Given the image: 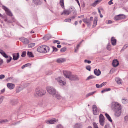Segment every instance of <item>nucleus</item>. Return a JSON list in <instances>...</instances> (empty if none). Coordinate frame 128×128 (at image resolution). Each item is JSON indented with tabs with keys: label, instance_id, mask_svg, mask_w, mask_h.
<instances>
[{
	"label": "nucleus",
	"instance_id": "obj_18",
	"mask_svg": "<svg viewBox=\"0 0 128 128\" xmlns=\"http://www.w3.org/2000/svg\"><path fill=\"white\" fill-rule=\"evenodd\" d=\"M94 73L96 75L99 76L101 74V72L99 69L97 70V69H95L94 70Z\"/></svg>",
	"mask_w": 128,
	"mask_h": 128
},
{
	"label": "nucleus",
	"instance_id": "obj_10",
	"mask_svg": "<svg viewBox=\"0 0 128 128\" xmlns=\"http://www.w3.org/2000/svg\"><path fill=\"white\" fill-rule=\"evenodd\" d=\"M92 109L93 113L94 115H96L99 114V111L96 105H94L92 106Z\"/></svg>",
	"mask_w": 128,
	"mask_h": 128
},
{
	"label": "nucleus",
	"instance_id": "obj_3",
	"mask_svg": "<svg viewBox=\"0 0 128 128\" xmlns=\"http://www.w3.org/2000/svg\"><path fill=\"white\" fill-rule=\"evenodd\" d=\"M111 107L113 111L122 109V106L120 104L115 102H113L112 103Z\"/></svg>",
	"mask_w": 128,
	"mask_h": 128
},
{
	"label": "nucleus",
	"instance_id": "obj_25",
	"mask_svg": "<svg viewBox=\"0 0 128 128\" xmlns=\"http://www.w3.org/2000/svg\"><path fill=\"white\" fill-rule=\"evenodd\" d=\"M102 0H97L95 1L92 4L93 6H95L97 4L100 2Z\"/></svg>",
	"mask_w": 128,
	"mask_h": 128
},
{
	"label": "nucleus",
	"instance_id": "obj_54",
	"mask_svg": "<svg viewBox=\"0 0 128 128\" xmlns=\"http://www.w3.org/2000/svg\"><path fill=\"white\" fill-rule=\"evenodd\" d=\"M4 98V97L3 96H1L0 97V104L2 102Z\"/></svg>",
	"mask_w": 128,
	"mask_h": 128
},
{
	"label": "nucleus",
	"instance_id": "obj_47",
	"mask_svg": "<svg viewBox=\"0 0 128 128\" xmlns=\"http://www.w3.org/2000/svg\"><path fill=\"white\" fill-rule=\"evenodd\" d=\"M56 128H64L60 124L58 125L56 127Z\"/></svg>",
	"mask_w": 128,
	"mask_h": 128
},
{
	"label": "nucleus",
	"instance_id": "obj_15",
	"mask_svg": "<svg viewBox=\"0 0 128 128\" xmlns=\"http://www.w3.org/2000/svg\"><path fill=\"white\" fill-rule=\"evenodd\" d=\"M7 87L10 90H12L15 87V85L14 84L8 83L7 85Z\"/></svg>",
	"mask_w": 128,
	"mask_h": 128
},
{
	"label": "nucleus",
	"instance_id": "obj_13",
	"mask_svg": "<svg viewBox=\"0 0 128 128\" xmlns=\"http://www.w3.org/2000/svg\"><path fill=\"white\" fill-rule=\"evenodd\" d=\"M57 120L54 119L52 120H47L46 122V123L48 124H52L55 123L56 122H58Z\"/></svg>",
	"mask_w": 128,
	"mask_h": 128
},
{
	"label": "nucleus",
	"instance_id": "obj_44",
	"mask_svg": "<svg viewBox=\"0 0 128 128\" xmlns=\"http://www.w3.org/2000/svg\"><path fill=\"white\" fill-rule=\"evenodd\" d=\"M8 122L7 120H2L0 121V124L6 122Z\"/></svg>",
	"mask_w": 128,
	"mask_h": 128
},
{
	"label": "nucleus",
	"instance_id": "obj_60",
	"mask_svg": "<svg viewBox=\"0 0 128 128\" xmlns=\"http://www.w3.org/2000/svg\"><path fill=\"white\" fill-rule=\"evenodd\" d=\"M112 0H110L108 2V4L109 5H111L113 4V3L112 2Z\"/></svg>",
	"mask_w": 128,
	"mask_h": 128
},
{
	"label": "nucleus",
	"instance_id": "obj_31",
	"mask_svg": "<svg viewBox=\"0 0 128 128\" xmlns=\"http://www.w3.org/2000/svg\"><path fill=\"white\" fill-rule=\"evenodd\" d=\"M105 115L109 121L110 122H112V120L108 114L106 113Z\"/></svg>",
	"mask_w": 128,
	"mask_h": 128
},
{
	"label": "nucleus",
	"instance_id": "obj_32",
	"mask_svg": "<svg viewBox=\"0 0 128 128\" xmlns=\"http://www.w3.org/2000/svg\"><path fill=\"white\" fill-rule=\"evenodd\" d=\"M96 78V76H93L92 75H90L89 76H88V77H87V78L86 79V80H89L92 79V78Z\"/></svg>",
	"mask_w": 128,
	"mask_h": 128
},
{
	"label": "nucleus",
	"instance_id": "obj_22",
	"mask_svg": "<svg viewBox=\"0 0 128 128\" xmlns=\"http://www.w3.org/2000/svg\"><path fill=\"white\" fill-rule=\"evenodd\" d=\"M115 80L118 84H120L122 82V80L119 78H116Z\"/></svg>",
	"mask_w": 128,
	"mask_h": 128
},
{
	"label": "nucleus",
	"instance_id": "obj_1",
	"mask_svg": "<svg viewBox=\"0 0 128 128\" xmlns=\"http://www.w3.org/2000/svg\"><path fill=\"white\" fill-rule=\"evenodd\" d=\"M63 74L66 78H68L71 80H76L79 79L77 76L72 74L69 71H64V72Z\"/></svg>",
	"mask_w": 128,
	"mask_h": 128
},
{
	"label": "nucleus",
	"instance_id": "obj_20",
	"mask_svg": "<svg viewBox=\"0 0 128 128\" xmlns=\"http://www.w3.org/2000/svg\"><path fill=\"white\" fill-rule=\"evenodd\" d=\"M0 53L4 58H7L8 56L5 53V52L2 50H0Z\"/></svg>",
	"mask_w": 128,
	"mask_h": 128
},
{
	"label": "nucleus",
	"instance_id": "obj_34",
	"mask_svg": "<svg viewBox=\"0 0 128 128\" xmlns=\"http://www.w3.org/2000/svg\"><path fill=\"white\" fill-rule=\"evenodd\" d=\"M6 59V62L7 63L10 62L12 60V57L10 56H8V57Z\"/></svg>",
	"mask_w": 128,
	"mask_h": 128
},
{
	"label": "nucleus",
	"instance_id": "obj_29",
	"mask_svg": "<svg viewBox=\"0 0 128 128\" xmlns=\"http://www.w3.org/2000/svg\"><path fill=\"white\" fill-rule=\"evenodd\" d=\"M17 100H11L10 101V103L12 105H14L17 103Z\"/></svg>",
	"mask_w": 128,
	"mask_h": 128
},
{
	"label": "nucleus",
	"instance_id": "obj_48",
	"mask_svg": "<svg viewBox=\"0 0 128 128\" xmlns=\"http://www.w3.org/2000/svg\"><path fill=\"white\" fill-rule=\"evenodd\" d=\"M53 43H57L58 44H60V41L57 40H55L54 41Z\"/></svg>",
	"mask_w": 128,
	"mask_h": 128
},
{
	"label": "nucleus",
	"instance_id": "obj_37",
	"mask_svg": "<svg viewBox=\"0 0 128 128\" xmlns=\"http://www.w3.org/2000/svg\"><path fill=\"white\" fill-rule=\"evenodd\" d=\"M104 120H99V122L100 125L102 126H103L104 125Z\"/></svg>",
	"mask_w": 128,
	"mask_h": 128
},
{
	"label": "nucleus",
	"instance_id": "obj_4",
	"mask_svg": "<svg viewBox=\"0 0 128 128\" xmlns=\"http://www.w3.org/2000/svg\"><path fill=\"white\" fill-rule=\"evenodd\" d=\"M36 94L39 96H41L44 95L46 93L45 90H44L39 88H36L35 90Z\"/></svg>",
	"mask_w": 128,
	"mask_h": 128
},
{
	"label": "nucleus",
	"instance_id": "obj_50",
	"mask_svg": "<svg viewBox=\"0 0 128 128\" xmlns=\"http://www.w3.org/2000/svg\"><path fill=\"white\" fill-rule=\"evenodd\" d=\"M124 121L126 122L128 121V116H126L124 118Z\"/></svg>",
	"mask_w": 128,
	"mask_h": 128
},
{
	"label": "nucleus",
	"instance_id": "obj_14",
	"mask_svg": "<svg viewBox=\"0 0 128 128\" xmlns=\"http://www.w3.org/2000/svg\"><path fill=\"white\" fill-rule=\"evenodd\" d=\"M88 26H90L91 24V22L89 21L87 17L85 18L82 20Z\"/></svg>",
	"mask_w": 128,
	"mask_h": 128
},
{
	"label": "nucleus",
	"instance_id": "obj_40",
	"mask_svg": "<svg viewBox=\"0 0 128 128\" xmlns=\"http://www.w3.org/2000/svg\"><path fill=\"white\" fill-rule=\"evenodd\" d=\"M34 4L36 5H38L39 4L40 0H32Z\"/></svg>",
	"mask_w": 128,
	"mask_h": 128
},
{
	"label": "nucleus",
	"instance_id": "obj_5",
	"mask_svg": "<svg viewBox=\"0 0 128 128\" xmlns=\"http://www.w3.org/2000/svg\"><path fill=\"white\" fill-rule=\"evenodd\" d=\"M46 90L48 92L49 94L52 95V96H54L56 92V90L54 88L50 86L47 87Z\"/></svg>",
	"mask_w": 128,
	"mask_h": 128
},
{
	"label": "nucleus",
	"instance_id": "obj_27",
	"mask_svg": "<svg viewBox=\"0 0 128 128\" xmlns=\"http://www.w3.org/2000/svg\"><path fill=\"white\" fill-rule=\"evenodd\" d=\"M51 37L50 35V34L46 35L44 37V39L46 40H48Z\"/></svg>",
	"mask_w": 128,
	"mask_h": 128
},
{
	"label": "nucleus",
	"instance_id": "obj_63",
	"mask_svg": "<svg viewBox=\"0 0 128 128\" xmlns=\"http://www.w3.org/2000/svg\"><path fill=\"white\" fill-rule=\"evenodd\" d=\"M127 48L126 47V46H124V47H123L122 49L121 50H124L126 48Z\"/></svg>",
	"mask_w": 128,
	"mask_h": 128
},
{
	"label": "nucleus",
	"instance_id": "obj_43",
	"mask_svg": "<svg viewBox=\"0 0 128 128\" xmlns=\"http://www.w3.org/2000/svg\"><path fill=\"white\" fill-rule=\"evenodd\" d=\"M26 51H24L22 52L21 56L22 57H24L26 56Z\"/></svg>",
	"mask_w": 128,
	"mask_h": 128
},
{
	"label": "nucleus",
	"instance_id": "obj_56",
	"mask_svg": "<svg viewBox=\"0 0 128 128\" xmlns=\"http://www.w3.org/2000/svg\"><path fill=\"white\" fill-rule=\"evenodd\" d=\"M4 75L2 74L0 75V79H2L4 78Z\"/></svg>",
	"mask_w": 128,
	"mask_h": 128
},
{
	"label": "nucleus",
	"instance_id": "obj_12",
	"mask_svg": "<svg viewBox=\"0 0 128 128\" xmlns=\"http://www.w3.org/2000/svg\"><path fill=\"white\" fill-rule=\"evenodd\" d=\"M12 56V59L14 60H16L19 58V53L17 52L13 54Z\"/></svg>",
	"mask_w": 128,
	"mask_h": 128
},
{
	"label": "nucleus",
	"instance_id": "obj_8",
	"mask_svg": "<svg viewBox=\"0 0 128 128\" xmlns=\"http://www.w3.org/2000/svg\"><path fill=\"white\" fill-rule=\"evenodd\" d=\"M2 8L5 10L6 13V14L11 16H12L13 15L11 12L10 10L8 9L4 6H2Z\"/></svg>",
	"mask_w": 128,
	"mask_h": 128
},
{
	"label": "nucleus",
	"instance_id": "obj_16",
	"mask_svg": "<svg viewBox=\"0 0 128 128\" xmlns=\"http://www.w3.org/2000/svg\"><path fill=\"white\" fill-rule=\"evenodd\" d=\"M111 42L113 46H115L116 45V40L115 38L112 37L111 40Z\"/></svg>",
	"mask_w": 128,
	"mask_h": 128
},
{
	"label": "nucleus",
	"instance_id": "obj_19",
	"mask_svg": "<svg viewBox=\"0 0 128 128\" xmlns=\"http://www.w3.org/2000/svg\"><path fill=\"white\" fill-rule=\"evenodd\" d=\"M71 11L69 10H64L61 13V15H62L64 14L65 15H68L71 12Z\"/></svg>",
	"mask_w": 128,
	"mask_h": 128
},
{
	"label": "nucleus",
	"instance_id": "obj_21",
	"mask_svg": "<svg viewBox=\"0 0 128 128\" xmlns=\"http://www.w3.org/2000/svg\"><path fill=\"white\" fill-rule=\"evenodd\" d=\"M98 20L97 17H95L94 19V23L92 26L93 27H94L96 26L97 24V22Z\"/></svg>",
	"mask_w": 128,
	"mask_h": 128
},
{
	"label": "nucleus",
	"instance_id": "obj_26",
	"mask_svg": "<svg viewBox=\"0 0 128 128\" xmlns=\"http://www.w3.org/2000/svg\"><path fill=\"white\" fill-rule=\"evenodd\" d=\"M84 41L83 40H82L76 46V48L75 49V51L74 52H76L78 50V48L80 46L82 43V42Z\"/></svg>",
	"mask_w": 128,
	"mask_h": 128
},
{
	"label": "nucleus",
	"instance_id": "obj_39",
	"mask_svg": "<svg viewBox=\"0 0 128 128\" xmlns=\"http://www.w3.org/2000/svg\"><path fill=\"white\" fill-rule=\"evenodd\" d=\"M106 48L107 50H110L111 49V46L110 43H108L106 46Z\"/></svg>",
	"mask_w": 128,
	"mask_h": 128
},
{
	"label": "nucleus",
	"instance_id": "obj_62",
	"mask_svg": "<svg viewBox=\"0 0 128 128\" xmlns=\"http://www.w3.org/2000/svg\"><path fill=\"white\" fill-rule=\"evenodd\" d=\"M5 91V88H4L2 90L0 91V93L2 94L4 93Z\"/></svg>",
	"mask_w": 128,
	"mask_h": 128
},
{
	"label": "nucleus",
	"instance_id": "obj_24",
	"mask_svg": "<svg viewBox=\"0 0 128 128\" xmlns=\"http://www.w3.org/2000/svg\"><path fill=\"white\" fill-rule=\"evenodd\" d=\"M122 103L124 104H126L128 103V100L125 98L122 99Z\"/></svg>",
	"mask_w": 128,
	"mask_h": 128
},
{
	"label": "nucleus",
	"instance_id": "obj_28",
	"mask_svg": "<svg viewBox=\"0 0 128 128\" xmlns=\"http://www.w3.org/2000/svg\"><path fill=\"white\" fill-rule=\"evenodd\" d=\"M65 61V59L64 58H60L57 60V62L59 63H62Z\"/></svg>",
	"mask_w": 128,
	"mask_h": 128
},
{
	"label": "nucleus",
	"instance_id": "obj_58",
	"mask_svg": "<svg viewBox=\"0 0 128 128\" xmlns=\"http://www.w3.org/2000/svg\"><path fill=\"white\" fill-rule=\"evenodd\" d=\"M115 72L114 70V69H112L110 71V73L112 74Z\"/></svg>",
	"mask_w": 128,
	"mask_h": 128
},
{
	"label": "nucleus",
	"instance_id": "obj_9",
	"mask_svg": "<svg viewBox=\"0 0 128 128\" xmlns=\"http://www.w3.org/2000/svg\"><path fill=\"white\" fill-rule=\"evenodd\" d=\"M125 17V16L123 14H120L115 16L114 18L116 20H118L124 18Z\"/></svg>",
	"mask_w": 128,
	"mask_h": 128
},
{
	"label": "nucleus",
	"instance_id": "obj_33",
	"mask_svg": "<svg viewBox=\"0 0 128 128\" xmlns=\"http://www.w3.org/2000/svg\"><path fill=\"white\" fill-rule=\"evenodd\" d=\"M34 43H32L29 44L28 45V47L29 48H32L34 47L35 45Z\"/></svg>",
	"mask_w": 128,
	"mask_h": 128
},
{
	"label": "nucleus",
	"instance_id": "obj_45",
	"mask_svg": "<svg viewBox=\"0 0 128 128\" xmlns=\"http://www.w3.org/2000/svg\"><path fill=\"white\" fill-rule=\"evenodd\" d=\"M86 70L90 71L91 70V67L90 66H86Z\"/></svg>",
	"mask_w": 128,
	"mask_h": 128
},
{
	"label": "nucleus",
	"instance_id": "obj_61",
	"mask_svg": "<svg viewBox=\"0 0 128 128\" xmlns=\"http://www.w3.org/2000/svg\"><path fill=\"white\" fill-rule=\"evenodd\" d=\"M104 128H110L109 125L108 124L104 126Z\"/></svg>",
	"mask_w": 128,
	"mask_h": 128
},
{
	"label": "nucleus",
	"instance_id": "obj_38",
	"mask_svg": "<svg viewBox=\"0 0 128 128\" xmlns=\"http://www.w3.org/2000/svg\"><path fill=\"white\" fill-rule=\"evenodd\" d=\"M110 90L111 89L110 88H106L102 90L101 91V92L102 93L106 91H110Z\"/></svg>",
	"mask_w": 128,
	"mask_h": 128
},
{
	"label": "nucleus",
	"instance_id": "obj_51",
	"mask_svg": "<svg viewBox=\"0 0 128 128\" xmlns=\"http://www.w3.org/2000/svg\"><path fill=\"white\" fill-rule=\"evenodd\" d=\"M64 21L66 22H70L71 21V19L70 18L66 19L64 20Z\"/></svg>",
	"mask_w": 128,
	"mask_h": 128
},
{
	"label": "nucleus",
	"instance_id": "obj_64",
	"mask_svg": "<svg viewBox=\"0 0 128 128\" xmlns=\"http://www.w3.org/2000/svg\"><path fill=\"white\" fill-rule=\"evenodd\" d=\"M3 61L0 58V64H1L3 63Z\"/></svg>",
	"mask_w": 128,
	"mask_h": 128
},
{
	"label": "nucleus",
	"instance_id": "obj_6",
	"mask_svg": "<svg viewBox=\"0 0 128 128\" xmlns=\"http://www.w3.org/2000/svg\"><path fill=\"white\" fill-rule=\"evenodd\" d=\"M56 80L57 81L60 85L61 86H64L66 84V81L64 80V78H59L56 79Z\"/></svg>",
	"mask_w": 128,
	"mask_h": 128
},
{
	"label": "nucleus",
	"instance_id": "obj_53",
	"mask_svg": "<svg viewBox=\"0 0 128 128\" xmlns=\"http://www.w3.org/2000/svg\"><path fill=\"white\" fill-rule=\"evenodd\" d=\"M52 48L53 49V51H54L55 52H56L58 50V49L56 48L54 46L52 47Z\"/></svg>",
	"mask_w": 128,
	"mask_h": 128
},
{
	"label": "nucleus",
	"instance_id": "obj_7",
	"mask_svg": "<svg viewBox=\"0 0 128 128\" xmlns=\"http://www.w3.org/2000/svg\"><path fill=\"white\" fill-rule=\"evenodd\" d=\"M20 40L24 44H28L29 42L27 38L22 37L20 38Z\"/></svg>",
	"mask_w": 128,
	"mask_h": 128
},
{
	"label": "nucleus",
	"instance_id": "obj_42",
	"mask_svg": "<svg viewBox=\"0 0 128 128\" xmlns=\"http://www.w3.org/2000/svg\"><path fill=\"white\" fill-rule=\"evenodd\" d=\"M95 92H96L95 91H94V92H90V93H89L88 94H87L86 95V98L88 97L89 96H90L91 95L93 94H94Z\"/></svg>",
	"mask_w": 128,
	"mask_h": 128
},
{
	"label": "nucleus",
	"instance_id": "obj_36",
	"mask_svg": "<svg viewBox=\"0 0 128 128\" xmlns=\"http://www.w3.org/2000/svg\"><path fill=\"white\" fill-rule=\"evenodd\" d=\"M27 54L28 56L29 57H34V55L32 52H28Z\"/></svg>",
	"mask_w": 128,
	"mask_h": 128
},
{
	"label": "nucleus",
	"instance_id": "obj_59",
	"mask_svg": "<svg viewBox=\"0 0 128 128\" xmlns=\"http://www.w3.org/2000/svg\"><path fill=\"white\" fill-rule=\"evenodd\" d=\"M106 23L107 24H110L112 23V21L110 20H108L106 21Z\"/></svg>",
	"mask_w": 128,
	"mask_h": 128
},
{
	"label": "nucleus",
	"instance_id": "obj_23",
	"mask_svg": "<svg viewBox=\"0 0 128 128\" xmlns=\"http://www.w3.org/2000/svg\"><path fill=\"white\" fill-rule=\"evenodd\" d=\"M53 97H54L56 98L59 99L61 98V96H60V95L58 93H57L56 92V94H55L54 95V96H53Z\"/></svg>",
	"mask_w": 128,
	"mask_h": 128
},
{
	"label": "nucleus",
	"instance_id": "obj_57",
	"mask_svg": "<svg viewBox=\"0 0 128 128\" xmlns=\"http://www.w3.org/2000/svg\"><path fill=\"white\" fill-rule=\"evenodd\" d=\"M100 84L99 85L98 84H96V86L97 88H101L102 87H100Z\"/></svg>",
	"mask_w": 128,
	"mask_h": 128
},
{
	"label": "nucleus",
	"instance_id": "obj_41",
	"mask_svg": "<svg viewBox=\"0 0 128 128\" xmlns=\"http://www.w3.org/2000/svg\"><path fill=\"white\" fill-rule=\"evenodd\" d=\"M99 120H104V117L103 115L102 114H100V115Z\"/></svg>",
	"mask_w": 128,
	"mask_h": 128
},
{
	"label": "nucleus",
	"instance_id": "obj_52",
	"mask_svg": "<svg viewBox=\"0 0 128 128\" xmlns=\"http://www.w3.org/2000/svg\"><path fill=\"white\" fill-rule=\"evenodd\" d=\"M84 62L85 63H88V64H90L91 62L89 60H84Z\"/></svg>",
	"mask_w": 128,
	"mask_h": 128
},
{
	"label": "nucleus",
	"instance_id": "obj_17",
	"mask_svg": "<svg viewBox=\"0 0 128 128\" xmlns=\"http://www.w3.org/2000/svg\"><path fill=\"white\" fill-rule=\"evenodd\" d=\"M112 64L114 67H116L118 65V62L117 60H114L112 61Z\"/></svg>",
	"mask_w": 128,
	"mask_h": 128
},
{
	"label": "nucleus",
	"instance_id": "obj_11",
	"mask_svg": "<svg viewBox=\"0 0 128 128\" xmlns=\"http://www.w3.org/2000/svg\"><path fill=\"white\" fill-rule=\"evenodd\" d=\"M114 115L118 117L121 115V109H119L114 111Z\"/></svg>",
	"mask_w": 128,
	"mask_h": 128
},
{
	"label": "nucleus",
	"instance_id": "obj_30",
	"mask_svg": "<svg viewBox=\"0 0 128 128\" xmlns=\"http://www.w3.org/2000/svg\"><path fill=\"white\" fill-rule=\"evenodd\" d=\"M60 4L63 8H64V0H60Z\"/></svg>",
	"mask_w": 128,
	"mask_h": 128
},
{
	"label": "nucleus",
	"instance_id": "obj_49",
	"mask_svg": "<svg viewBox=\"0 0 128 128\" xmlns=\"http://www.w3.org/2000/svg\"><path fill=\"white\" fill-rule=\"evenodd\" d=\"M94 128H98L95 122H94L93 124Z\"/></svg>",
	"mask_w": 128,
	"mask_h": 128
},
{
	"label": "nucleus",
	"instance_id": "obj_35",
	"mask_svg": "<svg viewBox=\"0 0 128 128\" xmlns=\"http://www.w3.org/2000/svg\"><path fill=\"white\" fill-rule=\"evenodd\" d=\"M82 125L80 124H76L74 126V128H79L81 127Z\"/></svg>",
	"mask_w": 128,
	"mask_h": 128
},
{
	"label": "nucleus",
	"instance_id": "obj_55",
	"mask_svg": "<svg viewBox=\"0 0 128 128\" xmlns=\"http://www.w3.org/2000/svg\"><path fill=\"white\" fill-rule=\"evenodd\" d=\"M106 84V82H104L100 84V87H102L103 86L105 85Z\"/></svg>",
	"mask_w": 128,
	"mask_h": 128
},
{
	"label": "nucleus",
	"instance_id": "obj_2",
	"mask_svg": "<svg viewBox=\"0 0 128 128\" xmlns=\"http://www.w3.org/2000/svg\"><path fill=\"white\" fill-rule=\"evenodd\" d=\"M49 49L48 46L45 45H42L38 48L37 50L40 52L46 53L49 51Z\"/></svg>",
	"mask_w": 128,
	"mask_h": 128
},
{
	"label": "nucleus",
	"instance_id": "obj_46",
	"mask_svg": "<svg viewBox=\"0 0 128 128\" xmlns=\"http://www.w3.org/2000/svg\"><path fill=\"white\" fill-rule=\"evenodd\" d=\"M66 50V48H62L60 49V51L61 52H64Z\"/></svg>",
	"mask_w": 128,
	"mask_h": 128
}]
</instances>
